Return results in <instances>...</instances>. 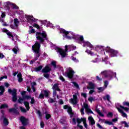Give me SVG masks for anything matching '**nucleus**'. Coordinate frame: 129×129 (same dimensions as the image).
<instances>
[{
  "label": "nucleus",
  "mask_w": 129,
  "mask_h": 129,
  "mask_svg": "<svg viewBox=\"0 0 129 129\" xmlns=\"http://www.w3.org/2000/svg\"><path fill=\"white\" fill-rule=\"evenodd\" d=\"M33 27H34V28H36V29H38V30H40L41 29V27H40V26L36 23L34 24V25H33Z\"/></svg>",
  "instance_id": "obj_40"
},
{
  "label": "nucleus",
  "mask_w": 129,
  "mask_h": 129,
  "mask_svg": "<svg viewBox=\"0 0 129 129\" xmlns=\"http://www.w3.org/2000/svg\"><path fill=\"white\" fill-rule=\"evenodd\" d=\"M30 99H31L30 104H35L36 101H35V99L34 98V97L31 98Z\"/></svg>",
  "instance_id": "obj_46"
},
{
  "label": "nucleus",
  "mask_w": 129,
  "mask_h": 129,
  "mask_svg": "<svg viewBox=\"0 0 129 129\" xmlns=\"http://www.w3.org/2000/svg\"><path fill=\"white\" fill-rule=\"evenodd\" d=\"M119 107L120 108H122V109H124V110H125V111H128L129 108L127 107H124V106L120 105L119 106Z\"/></svg>",
  "instance_id": "obj_41"
},
{
  "label": "nucleus",
  "mask_w": 129,
  "mask_h": 129,
  "mask_svg": "<svg viewBox=\"0 0 129 129\" xmlns=\"http://www.w3.org/2000/svg\"><path fill=\"white\" fill-rule=\"evenodd\" d=\"M12 5L13 6V9H15L16 10H19V7H18V6L14 4H12Z\"/></svg>",
  "instance_id": "obj_61"
},
{
  "label": "nucleus",
  "mask_w": 129,
  "mask_h": 129,
  "mask_svg": "<svg viewBox=\"0 0 129 129\" xmlns=\"http://www.w3.org/2000/svg\"><path fill=\"white\" fill-rule=\"evenodd\" d=\"M7 36H9V38H10V39H11L12 38V41H15V39H14V35H13V34H12V32H8L7 33Z\"/></svg>",
  "instance_id": "obj_28"
},
{
  "label": "nucleus",
  "mask_w": 129,
  "mask_h": 129,
  "mask_svg": "<svg viewBox=\"0 0 129 129\" xmlns=\"http://www.w3.org/2000/svg\"><path fill=\"white\" fill-rule=\"evenodd\" d=\"M43 76L45 78H46V79H49V78H50V74H44Z\"/></svg>",
  "instance_id": "obj_50"
},
{
  "label": "nucleus",
  "mask_w": 129,
  "mask_h": 129,
  "mask_svg": "<svg viewBox=\"0 0 129 129\" xmlns=\"http://www.w3.org/2000/svg\"><path fill=\"white\" fill-rule=\"evenodd\" d=\"M70 102H71V103H72V104H74L75 105H76V104H77V100L75 99H70Z\"/></svg>",
  "instance_id": "obj_29"
},
{
  "label": "nucleus",
  "mask_w": 129,
  "mask_h": 129,
  "mask_svg": "<svg viewBox=\"0 0 129 129\" xmlns=\"http://www.w3.org/2000/svg\"><path fill=\"white\" fill-rule=\"evenodd\" d=\"M103 49H104V46H103L97 45L95 47V50H101V51H102Z\"/></svg>",
  "instance_id": "obj_30"
},
{
  "label": "nucleus",
  "mask_w": 129,
  "mask_h": 129,
  "mask_svg": "<svg viewBox=\"0 0 129 129\" xmlns=\"http://www.w3.org/2000/svg\"><path fill=\"white\" fill-rule=\"evenodd\" d=\"M20 120L24 126L29 124V118H27L24 116H21L20 117Z\"/></svg>",
  "instance_id": "obj_7"
},
{
  "label": "nucleus",
  "mask_w": 129,
  "mask_h": 129,
  "mask_svg": "<svg viewBox=\"0 0 129 129\" xmlns=\"http://www.w3.org/2000/svg\"><path fill=\"white\" fill-rule=\"evenodd\" d=\"M18 50H19V47L18 46H15L14 48L12 49V51L15 54H18Z\"/></svg>",
  "instance_id": "obj_31"
},
{
  "label": "nucleus",
  "mask_w": 129,
  "mask_h": 129,
  "mask_svg": "<svg viewBox=\"0 0 129 129\" xmlns=\"http://www.w3.org/2000/svg\"><path fill=\"white\" fill-rule=\"evenodd\" d=\"M51 65L53 67V68L56 69L57 68V64H56V62L55 61H52L51 62Z\"/></svg>",
  "instance_id": "obj_39"
},
{
  "label": "nucleus",
  "mask_w": 129,
  "mask_h": 129,
  "mask_svg": "<svg viewBox=\"0 0 129 129\" xmlns=\"http://www.w3.org/2000/svg\"><path fill=\"white\" fill-rule=\"evenodd\" d=\"M12 101H13V102H16V101L18 100V98L17 97V92L12 95Z\"/></svg>",
  "instance_id": "obj_25"
},
{
  "label": "nucleus",
  "mask_w": 129,
  "mask_h": 129,
  "mask_svg": "<svg viewBox=\"0 0 129 129\" xmlns=\"http://www.w3.org/2000/svg\"><path fill=\"white\" fill-rule=\"evenodd\" d=\"M10 6H11V2H7L5 3V7L7 8L8 11H10V10H11V8H10Z\"/></svg>",
  "instance_id": "obj_32"
},
{
  "label": "nucleus",
  "mask_w": 129,
  "mask_h": 129,
  "mask_svg": "<svg viewBox=\"0 0 129 129\" xmlns=\"http://www.w3.org/2000/svg\"><path fill=\"white\" fill-rule=\"evenodd\" d=\"M45 118H46L47 120L50 119V118H51V114L46 113V114H45Z\"/></svg>",
  "instance_id": "obj_45"
},
{
  "label": "nucleus",
  "mask_w": 129,
  "mask_h": 129,
  "mask_svg": "<svg viewBox=\"0 0 129 129\" xmlns=\"http://www.w3.org/2000/svg\"><path fill=\"white\" fill-rule=\"evenodd\" d=\"M87 89H94V84L92 82L89 83V86H87Z\"/></svg>",
  "instance_id": "obj_17"
},
{
  "label": "nucleus",
  "mask_w": 129,
  "mask_h": 129,
  "mask_svg": "<svg viewBox=\"0 0 129 129\" xmlns=\"http://www.w3.org/2000/svg\"><path fill=\"white\" fill-rule=\"evenodd\" d=\"M20 110L21 111V112H23L24 113H26V112H27V109H25V108L21 106L20 107Z\"/></svg>",
  "instance_id": "obj_38"
},
{
  "label": "nucleus",
  "mask_w": 129,
  "mask_h": 129,
  "mask_svg": "<svg viewBox=\"0 0 129 129\" xmlns=\"http://www.w3.org/2000/svg\"><path fill=\"white\" fill-rule=\"evenodd\" d=\"M8 92L9 93H11L13 95L15 94V93H17V90H16V89H14L13 90H12L11 89H8Z\"/></svg>",
  "instance_id": "obj_26"
},
{
  "label": "nucleus",
  "mask_w": 129,
  "mask_h": 129,
  "mask_svg": "<svg viewBox=\"0 0 129 129\" xmlns=\"http://www.w3.org/2000/svg\"><path fill=\"white\" fill-rule=\"evenodd\" d=\"M60 33L61 34H64V35H65V38H66V39H68V40H71L72 38L71 37V36H68V35L69 34V32L66 31L65 29H61L60 31Z\"/></svg>",
  "instance_id": "obj_10"
},
{
  "label": "nucleus",
  "mask_w": 129,
  "mask_h": 129,
  "mask_svg": "<svg viewBox=\"0 0 129 129\" xmlns=\"http://www.w3.org/2000/svg\"><path fill=\"white\" fill-rule=\"evenodd\" d=\"M86 53H87L89 55H91V56H93V55H94V53L92 52L91 50L89 49H87L86 50Z\"/></svg>",
  "instance_id": "obj_37"
},
{
  "label": "nucleus",
  "mask_w": 129,
  "mask_h": 129,
  "mask_svg": "<svg viewBox=\"0 0 129 129\" xmlns=\"http://www.w3.org/2000/svg\"><path fill=\"white\" fill-rule=\"evenodd\" d=\"M123 105L124 106H128L129 107V102H126V101H124L123 102Z\"/></svg>",
  "instance_id": "obj_52"
},
{
  "label": "nucleus",
  "mask_w": 129,
  "mask_h": 129,
  "mask_svg": "<svg viewBox=\"0 0 129 129\" xmlns=\"http://www.w3.org/2000/svg\"><path fill=\"white\" fill-rule=\"evenodd\" d=\"M103 78H100L98 76H96V80L97 81H102Z\"/></svg>",
  "instance_id": "obj_47"
},
{
  "label": "nucleus",
  "mask_w": 129,
  "mask_h": 129,
  "mask_svg": "<svg viewBox=\"0 0 129 129\" xmlns=\"http://www.w3.org/2000/svg\"><path fill=\"white\" fill-rule=\"evenodd\" d=\"M104 87H105V88H106V87H107V86L108 85V81H105L104 82Z\"/></svg>",
  "instance_id": "obj_57"
},
{
  "label": "nucleus",
  "mask_w": 129,
  "mask_h": 129,
  "mask_svg": "<svg viewBox=\"0 0 129 129\" xmlns=\"http://www.w3.org/2000/svg\"><path fill=\"white\" fill-rule=\"evenodd\" d=\"M9 112H13V113H15V114H17V115H19L20 114V112L16 108H12L9 109Z\"/></svg>",
  "instance_id": "obj_15"
},
{
  "label": "nucleus",
  "mask_w": 129,
  "mask_h": 129,
  "mask_svg": "<svg viewBox=\"0 0 129 129\" xmlns=\"http://www.w3.org/2000/svg\"><path fill=\"white\" fill-rule=\"evenodd\" d=\"M9 107V105L7 104H3L0 106V109H4V108H8Z\"/></svg>",
  "instance_id": "obj_33"
},
{
  "label": "nucleus",
  "mask_w": 129,
  "mask_h": 129,
  "mask_svg": "<svg viewBox=\"0 0 129 129\" xmlns=\"http://www.w3.org/2000/svg\"><path fill=\"white\" fill-rule=\"evenodd\" d=\"M52 69L49 67V66H46L42 70V73H49V72H51Z\"/></svg>",
  "instance_id": "obj_12"
},
{
  "label": "nucleus",
  "mask_w": 129,
  "mask_h": 129,
  "mask_svg": "<svg viewBox=\"0 0 129 129\" xmlns=\"http://www.w3.org/2000/svg\"><path fill=\"white\" fill-rule=\"evenodd\" d=\"M86 118L85 117H82L81 119L80 118H77L76 119V121H77V122L78 123V124H80V123H81V122H83V120H85Z\"/></svg>",
  "instance_id": "obj_19"
},
{
  "label": "nucleus",
  "mask_w": 129,
  "mask_h": 129,
  "mask_svg": "<svg viewBox=\"0 0 129 129\" xmlns=\"http://www.w3.org/2000/svg\"><path fill=\"white\" fill-rule=\"evenodd\" d=\"M53 89V97H56L57 96V91H61V89L59 88V84L55 83L52 87Z\"/></svg>",
  "instance_id": "obj_6"
},
{
  "label": "nucleus",
  "mask_w": 129,
  "mask_h": 129,
  "mask_svg": "<svg viewBox=\"0 0 129 129\" xmlns=\"http://www.w3.org/2000/svg\"><path fill=\"white\" fill-rule=\"evenodd\" d=\"M40 126L41 128H44V127H45V123L43 121L40 122Z\"/></svg>",
  "instance_id": "obj_56"
},
{
  "label": "nucleus",
  "mask_w": 129,
  "mask_h": 129,
  "mask_svg": "<svg viewBox=\"0 0 129 129\" xmlns=\"http://www.w3.org/2000/svg\"><path fill=\"white\" fill-rule=\"evenodd\" d=\"M98 90H100L99 91V93H100V92H102V91H104V89H105V88H103V87H99L97 88Z\"/></svg>",
  "instance_id": "obj_43"
},
{
  "label": "nucleus",
  "mask_w": 129,
  "mask_h": 129,
  "mask_svg": "<svg viewBox=\"0 0 129 129\" xmlns=\"http://www.w3.org/2000/svg\"><path fill=\"white\" fill-rule=\"evenodd\" d=\"M73 84H74V86L76 88H79V85L77 83L75 82H72Z\"/></svg>",
  "instance_id": "obj_48"
},
{
  "label": "nucleus",
  "mask_w": 129,
  "mask_h": 129,
  "mask_svg": "<svg viewBox=\"0 0 129 129\" xmlns=\"http://www.w3.org/2000/svg\"><path fill=\"white\" fill-rule=\"evenodd\" d=\"M3 79H8V76L6 75V76L1 77L0 78V81H2V80H3Z\"/></svg>",
  "instance_id": "obj_54"
},
{
  "label": "nucleus",
  "mask_w": 129,
  "mask_h": 129,
  "mask_svg": "<svg viewBox=\"0 0 129 129\" xmlns=\"http://www.w3.org/2000/svg\"><path fill=\"white\" fill-rule=\"evenodd\" d=\"M14 25L16 28L19 27V25H20V21H19V19H18V18L14 19Z\"/></svg>",
  "instance_id": "obj_20"
},
{
  "label": "nucleus",
  "mask_w": 129,
  "mask_h": 129,
  "mask_svg": "<svg viewBox=\"0 0 129 129\" xmlns=\"http://www.w3.org/2000/svg\"><path fill=\"white\" fill-rule=\"evenodd\" d=\"M103 99L104 100H107V101L110 102V96H109L108 94H107L106 96L103 97Z\"/></svg>",
  "instance_id": "obj_22"
},
{
  "label": "nucleus",
  "mask_w": 129,
  "mask_h": 129,
  "mask_svg": "<svg viewBox=\"0 0 129 129\" xmlns=\"http://www.w3.org/2000/svg\"><path fill=\"white\" fill-rule=\"evenodd\" d=\"M88 120L90 122V125H94V124H95V120H94V119L92 116H90L88 117Z\"/></svg>",
  "instance_id": "obj_13"
},
{
  "label": "nucleus",
  "mask_w": 129,
  "mask_h": 129,
  "mask_svg": "<svg viewBox=\"0 0 129 129\" xmlns=\"http://www.w3.org/2000/svg\"><path fill=\"white\" fill-rule=\"evenodd\" d=\"M2 31L3 32V33H6L7 35L8 34V33L10 32V31L7 29H4Z\"/></svg>",
  "instance_id": "obj_60"
},
{
  "label": "nucleus",
  "mask_w": 129,
  "mask_h": 129,
  "mask_svg": "<svg viewBox=\"0 0 129 129\" xmlns=\"http://www.w3.org/2000/svg\"><path fill=\"white\" fill-rule=\"evenodd\" d=\"M43 69V66H39L38 67L35 68L34 71L35 72H39V71H41Z\"/></svg>",
  "instance_id": "obj_24"
},
{
  "label": "nucleus",
  "mask_w": 129,
  "mask_h": 129,
  "mask_svg": "<svg viewBox=\"0 0 129 129\" xmlns=\"http://www.w3.org/2000/svg\"><path fill=\"white\" fill-rule=\"evenodd\" d=\"M122 124H124V126L125 127H128L129 125L127 124V123H126V121H122V122H121Z\"/></svg>",
  "instance_id": "obj_44"
},
{
  "label": "nucleus",
  "mask_w": 129,
  "mask_h": 129,
  "mask_svg": "<svg viewBox=\"0 0 129 129\" xmlns=\"http://www.w3.org/2000/svg\"><path fill=\"white\" fill-rule=\"evenodd\" d=\"M96 111L98 113V114H99V115H100V116H102V117H103V116H104V115L103 114H102V113H101V112L100 111V110H99L98 109H96Z\"/></svg>",
  "instance_id": "obj_36"
},
{
  "label": "nucleus",
  "mask_w": 129,
  "mask_h": 129,
  "mask_svg": "<svg viewBox=\"0 0 129 129\" xmlns=\"http://www.w3.org/2000/svg\"><path fill=\"white\" fill-rule=\"evenodd\" d=\"M73 124L74 125L76 124V118L74 117L73 118Z\"/></svg>",
  "instance_id": "obj_63"
},
{
  "label": "nucleus",
  "mask_w": 129,
  "mask_h": 129,
  "mask_svg": "<svg viewBox=\"0 0 129 129\" xmlns=\"http://www.w3.org/2000/svg\"><path fill=\"white\" fill-rule=\"evenodd\" d=\"M37 114H38L39 116H40V117H42V112H41V111H40V110H38L37 112Z\"/></svg>",
  "instance_id": "obj_55"
},
{
  "label": "nucleus",
  "mask_w": 129,
  "mask_h": 129,
  "mask_svg": "<svg viewBox=\"0 0 129 129\" xmlns=\"http://www.w3.org/2000/svg\"><path fill=\"white\" fill-rule=\"evenodd\" d=\"M3 123L5 124V125H9V119L7 118L6 117H4L3 119Z\"/></svg>",
  "instance_id": "obj_23"
},
{
  "label": "nucleus",
  "mask_w": 129,
  "mask_h": 129,
  "mask_svg": "<svg viewBox=\"0 0 129 129\" xmlns=\"http://www.w3.org/2000/svg\"><path fill=\"white\" fill-rule=\"evenodd\" d=\"M29 28L30 29H32L31 30H29V34H35V33H36V31L33 28L32 26H30Z\"/></svg>",
  "instance_id": "obj_34"
},
{
  "label": "nucleus",
  "mask_w": 129,
  "mask_h": 129,
  "mask_svg": "<svg viewBox=\"0 0 129 129\" xmlns=\"http://www.w3.org/2000/svg\"><path fill=\"white\" fill-rule=\"evenodd\" d=\"M75 73V72H74L72 70V68H69L68 72H65L64 76H66V77H68V78H69V79H72L74 77Z\"/></svg>",
  "instance_id": "obj_5"
},
{
  "label": "nucleus",
  "mask_w": 129,
  "mask_h": 129,
  "mask_svg": "<svg viewBox=\"0 0 129 129\" xmlns=\"http://www.w3.org/2000/svg\"><path fill=\"white\" fill-rule=\"evenodd\" d=\"M32 98V96L30 95H25L23 96V98H19L18 100V103L22 104V101H24L25 99H27V100H29V99H31Z\"/></svg>",
  "instance_id": "obj_9"
},
{
  "label": "nucleus",
  "mask_w": 129,
  "mask_h": 129,
  "mask_svg": "<svg viewBox=\"0 0 129 129\" xmlns=\"http://www.w3.org/2000/svg\"><path fill=\"white\" fill-rule=\"evenodd\" d=\"M0 96H2V95H4V93H5V91H6L5 86L3 85L0 86Z\"/></svg>",
  "instance_id": "obj_16"
},
{
  "label": "nucleus",
  "mask_w": 129,
  "mask_h": 129,
  "mask_svg": "<svg viewBox=\"0 0 129 129\" xmlns=\"http://www.w3.org/2000/svg\"><path fill=\"white\" fill-rule=\"evenodd\" d=\"M59 79L61 80L62 82H65V79H64V77L62 76H59Z\"/></svg>",
  "instance_id": "obj_58"
},
{
  "label": "nucleus",
  "mask_w": 129,
  "mask_h": 129,
  "mask_svg": "<svg viewBox=\"0 0 129 129\" xmlns=\"http://www.w3.org/2000/svg\"><path fill=\"white\" fill-rule=\"evenodd\" d=\"M67 112H68L70 115H73L74 114L73 112H72V108L71 107H69L68 109Z\"/></svg>",
  "instance_id": "obj_27"
},
{
  "label": "nucleus",
  "mask_w": 129,
  "mask_h": 129,
  "mask_svg": "<svg viewBox=\"0 0 129 129\" xmlns=\"http://www.w3.org/2000/svg\"><path fill=\"white\" fill-rule=\"evenodd\" d=\"M88 100L90 101V102L92 103V102L93 101V100H94V99L93 97H90L89 98H88Z\"/></svg>",
  "instance_id": "obj_53"
},
{
  "label": "nucleus",
  "mask_w": 129,
  "mask_h": 129,
  "mask_svg": "<svg viewBox=\"0 0 129 129\" xmlns=\"http://www.w3.org/2000/svg\"><path fill=\"white\" fill-rule=\"evenodd\" d=\"M101 74L105 77V78H108L109 80L112 79L113 77L116 78V73H113L109 71H104L101 73Z\"/></svg>",
  "instance_id": "obj_2"
},
{
  "label": "nucleus",
  "mask_w": 129,
  "mask_h": 129,
  "mask_svg": "<svg viewBox=\"0 0 129 129\" xmlns=\"http://www.w3.org/2000/svg\"><path fill=\"white\" fill-rule=\"evenodd\" d=\"M26 19L27 20H29V21H30V22H29L30 24H32V22H38V19L34 18V17L32 15L26 16Z\"/></svg>",
  "instance_id": "obj_11"
},
{
  "label": "nucleus",
  "mask_w": 129,
  "mask_h": 129,
  "mask_svg": "<svg viewBox=\"0 0 129 129\" xmlns=\"http://www.w3.org/2000/svg\"><path fill=\"white\" fill-rule=\"evenodd\" d=\"M80 111L81 112V114L82 115H83V114H84V108L82 107L81 109H80Z\"/></svg>",
  "instance_id": "obj_62"
},
{
  "label": "nucleus",
  "mask_w": 129,
  "mask_h": 129,
  "mask_svg": "<svg viewBox=\"0 0 129 129\" xmlns=\"http://www.w3.org/2000/svg\"><path fill=\"white\" fill-rule=\"evenodd\" d=\"M97 126H98V127H99V128L104 129V128H103V127H102V126H101V124L99 123L97 124Z\"/></svg>",
  "instance_id": "obj_64"
},
{
  "label": "nucleus",
  "mask_w": 129,
  "mask_h": 129,
  "mask_svg": "<svg viewBox=\"0 0 129 129\" xmlns=\"http://www.w3.org/2000/svg\"><path fill=\"white\" fill-rule=\"evenodd\" d=\"M36 36L37 40L39 41L40 43L36 41L34 45L32 46V51L36 55V57L33 60L35 61H37L38 58L41 56V44H43L45 42V40L48 41L47 33L45 31H42L41 32H37L36 33Z\"/></svg>",
  "instance_id": "obj_1"
},
{
  "label": "nucleus",
  "mask_w": 129,
  "mask_h": 129,
  "mask_svg": "<svg viewBox=\"0 0 129 129\" xmlns=\"http://www.w3.org/2000/svg\"><path fill=\"white\" fill-rule=\"evenodd\" d=\"M105 51L107 53H109L111 57H117V55L119 54V52L117 50L111 49L108 46L106 47Z\"/></svg>",
  "instance_id": "obj_3"
},
{
  "label": "nucleus",
  "mask_w": 129,
  "mask_h": 129,
  "mask_svg": "<svg viewBox=\"0 0 129 129\" xmlns=\"http://www.w3.org/2000/svg\"><path fill=\"white\" fill-rule=\"evenodd\" d=\"M83 123L84 124V127H85V128H87L88 125L87 123H86V118L85 119V120H83Z\"/></svg>",
  "instance_id": "obj_42"
},
{
  "label": "nucleus",
  "mask_w": 129,
  "mask_h": 129,
  "mask_svg": "<svg viewBox=\"0 0 129 129\" xmlns=\"http://www.w3.org/2000/svg\"><path fill=\"white\" fill-rule=\"evenodd\" d=\"M42 92H43V94L44 95V97H45V98H48L50 97V96L49 95V91H47L46 90H42Z\"/></svg>",
  "instance_id": "obj_18"
},
{
  "label": "nucleus",
  "mask_w": 129,
  "mask_h": 129,
  "mask_svg": "<svg viewBox=\"0 0 129 129\" xmlns=\"http://www.w3.org/2000/svg\"><path fill=\"white\" fill-rule=\"evenodd\" d=\"M24 105L27 109V111L30 110V103L27 101H25L24 102Z\"/></svg>",
  "instance_id": "obj_21"
},
{
  "label": "nucleus",
  "mask_w": 129,
  "mask_h": 129,
  "mask_svg": "<svg viewBox=\"0 0 129 129\" xmlns=\"http://www.w3.org/2000/svg\"><path fill=\"white\" fill-rule=\"evenodd\" d=\"M78 41H79V44H82V43H83V44H85V45H86L87 47H89V48H92L93 47V45H92L90 42L84 41V38L82 35L79 37L78 39Z\"/></svg>",
  "instance_id": "obj_4"
},
{
  "label": "nucleus",
  "mask_w": 129,
  "mask_h": 129,
  "mask_svg": "<svg viewBox=\"0 0 129 129\" xmlns=\"http://www.w3.org/2000/svg\"><path fill=\"white\" fill-rule=\"evenodd\" d=\"M56 52H58V53H59L60 56H61L62 58H65L66 56H67V53H66V52H64V50L63 49L57 47Z\"/></svg>",
  "instance_id": "obj_8"
},
{
  "label": "nucleus",
  "mask_w": 129,
  "mask_h": 129,
  "mask_svg": "<svg viewBox=\"0 0 129 129\" xmlns=\"http://www.w3.org/2000/svg\"><path fill=\"white\" fill-rule=\"evenodd\" d=\"M116 108L117 109L118 111L122 114V116H123V117H127V115L123 112V110L117 106H116Z\"/></svg>",
  "instance_id": "obj_14"
},
{
  "label": "nucleus",
  "mask_w": 129,
  "mask_h": 129,
  "mask_svg": "<svg viewBox=\"0 0 129 129\" xmlns=\"http://www.w3.org/2000/svg\"><path fill=\"white\" fill-rule=\"evenodd\" d=\"M84 108L87 110L89 108H88V104L86 103H84Z\"/></svg>",
  "instance_id": "obj_59"
},
{
  "label": "nucleus",
  "mask_w": 129,
  "mask_h": 129,
  "mask_svg": "<svg viewBox=\"0 0 129 129\" xmlns=\"http://www.w3.org/2000/svg\"><path fill=\"white\" fill-rule=\"evenodd\" d=\"M105 123H106L107 124H108L109 125H111L113 124V123H112V122L107 121V120L105 121Z\"/></svg>",
  "instance_id": "obj_51"
},
{
  "label": "nucleus",
  "mask_w": 129,
  "mask_h": 129,
  "mask_svg": "<svg viewBox=\"0 0 129 129\" xmlns=\"http://www.w3.org/2000/svg\"><path fill=\"white\" fill-rule=\"evenodd\" d=\"M39 99H44L45 98V95L43 94V91H41L40 94L38 96Z\"/></svg>",
  "instance_id": "obj_35"
},
{
  "label": "nucleus",
  "mask_w": 129,
  "mask_h": 129,
  "mask_svg": "<svg viewBox=\"0 0 129 129\" xmlns=\"http://www.w3.org/2000/svg\"><path fill=\"white\" fill-rule=\"evenodd\" d=\"M113 115V114L111 112H109L107 114V117H112V116Z\"/></svg>",
  "instance_id": "obj_49"
}]
</instances>
